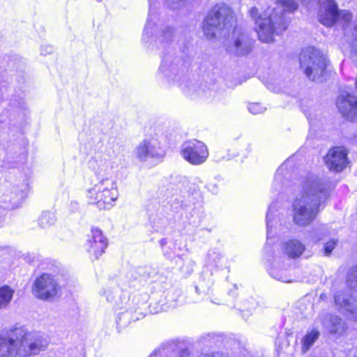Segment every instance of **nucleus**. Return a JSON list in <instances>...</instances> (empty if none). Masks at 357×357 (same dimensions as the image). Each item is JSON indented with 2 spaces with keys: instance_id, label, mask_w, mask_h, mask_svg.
Here are the masks:
<instances>
[{
  "instance_id": "nucleus-1",
  "label": "nucleus",
  "mask_w": 357,
  "mask_h": 357,
  "mask_svg": "<svg viewBox=\"0 0 357 357\" xmlns=\"http://www.w3.org/2000/svg\"><path fill=\"white\" fill-rule=\"evenodd\" d=\"M328 195L324 179L315 175L303 178L292 204L294 222L301 227L310 225L325 206Z\"/></svg>"
},
{
  "instance_id": "nucleus-2",
  "label": "nucleus",
  "mask_w": 357,
  "mask_h": 357,
  "mask_svg": "<svg viewBox=\"0 0 357 357\" xmlns=\"http://www.w3.org/2000/svg\"><path fill=\"white\" fill-rule=\"evenodd\" d=\"M296 0H276V7L268 8L259 14L255 7L250 10V15L255 23V30L259 40L269 43L274 40V36L287 29L286 13H291L298 9Z\"/></svg>"
},
{
  "instance_id": "nucleus-3",
  "label": "nucleus",
  "mask_w": 357,
  "mask_h": 357,
  "mask_svg": "<svg viewBox=\"0 0 357 357\" xmlns=\"http://www.w3.org/2000/svg\"><path fill=\"white\" fill-rule=\"evenodd\" d=\"M47 340L39 333L22 327L10 328L0 333V357H29L45 350Z\"/></svg>"
},
{
  "instance_id": "nucleus-4",
  "label": "nucleus",
  "mask_w": 357,
  "mask_h": 357,
  "mask_svg": "<svg viewBox=\"0 0 357 357\" xmlns=\"http://www.w3.org/2000/svg\"><path fill=\"white\" fill-rule=\"evenodd\" d=\"M233 11L225 4L216 5L203 22V31L208 38L227 34L235 24Z\"/></svg>"
},
{
  "instance_id": "nucleus-5",
  "label": "nucleus",
  "mask_w": 357,
  "mask_h": 357,
  "mask_svg": "<svg viewBox=\"0 0 357 357\" xmlns=\"http://www.w3.org/2000/svg\"><path fill=\"white\" fill-rule=\"evenodd\" d=\"M300 66L310 79L322 82L327 74L328 61L319 50L308 47L300 54Z\"/></svg>"
},
{
  "instance_id": "nucleus-6",
  "label": "nucleus",
  "mask_w": 357,
  "mask_h": 357,
  "mask_svg": "<svg viewBox=\"0 0 357 357\" xmlns=\"http://www.w3.org/2000/svg\"><path fill=\"white\" fill-rule=\"evenodd\" d=\"M87 197L100 209H110L119 197L116 182L112 178H102L88 190Z\"/></svg>"
},
{
  "instance_id": "nucleus-7",
  "label": "nucleus",
  "mask_w": 357,
  "mask_h": 357,
  "mask_svg": "<svg viewBox=\"0 0 357 357\" xmlns=\"http://www.w3.org/2000/svg\"><path fill=\"white\" fill-rule=\"evenodd\" d=\"M189 63L174 54L166 55L159 68L160 73L170 83L181 86L188 78Z\"/></svg>"
},
{
  "instance_id": "nucleus-8",
  "label": "nucleus",
  "mask_w": 357,
  "mask_h": 357,
  "mask_svg": "<svg viewBox=\"0 0 357 357\" xmlns=\"http://www.w3.org/2000/svg\"><path fill=\"white\" fill-rule=\"evenodd\" d=\"M181 155L192 165H201L204 163L209 155L207 146L197 139L184 142L180 150Z\"/></svg>"
},
{
  "instance_id": "nucleus-9",
  "label": "nucleus",
  "mask_w": 357,
  "mask_h": 357,
  "mask_svg": "<svg viewBox=\"0 0 357 357\" xmlns=\"http://www.w3.org/2000/svg\"><path fill=\"white\" fill-rule=\"evenodd\" d=\"M135 155L140 161H146L151 158H161L165 155V150L161 146L158 134L153 136L151 133L137 145L135 150Z\"/></svg>"
},
{
  "instance_id": "nucleus-10",
  "label": "nucleus",
  "mask_w": 357,
  "mask_h": 357,
  "mask_svg": "<svg viewBox=\"0 0 357 357\" xmlns=\"http://www.w3.org/2000/svg\"><path fill=\"white\" fill-rule=\"evenodd\" d=\"M60 291V287L54 277L43 273L38 277L33 285L34 296L43 301L52 300Z\"/></svg>"
},
{
  "instance_id": "nucleus-11",
  "label": "nucleus",
  "mask_w": 357,
  "mask_h": 357,
  "mask_svg": "<svg viewBox=\"0 0 357 357\" xmlns=\"http://www.w3.org/2000/svg\"><path fill=\"white\" fill-rule=\"evenodd\" d=\"M149 16L147 19V23L145 26L142 39L144 40H148L149 38L155 37L156 39H158L160 42H169L172 40L174 37V31L172 28L165 27L160 32L157 33V26L154 20L155 17L153 19V16L154 15L155 10H154V0H149Z\"/></svg>"
},
{
  "instance_id": "nucleus-12",
  "label": "nucleus",
  "mask_w": 357,
  "mask_h": 357,
  "mask_svg": "<svg viewBox=\"0 0 357 357\" xmlns=\"http://www.w3.org/2000/svg\"><path fill=\"white\" fill-rule=\"evenodd\" d=\"M106 296V299L109 303L114 302V307L117 309H125V311L119 313L118 319L116 321L117 324L120 327H125L130 324L132 317L131 313L133 311L132 303L126 295L120 296L116 301L114 300V292L113 290L108 289L103 292Z\"/></svg>"
},
{
  "instance_id": "nucleus-13",
  "label": "nucleus",
  "mask_w": 357,
  "mask_h": 357,
  "mask_svg": "<svg viewBox=\"0 0 357 357\" xmlns=\"http://www.w3.org/2000/svg\"><path fill=\"white\" fill-rule=\"evenodd\" d=\"M339 11L338 6L334 0L324 1L319 6V21L326 26H333L337 22Z\"/></svg>"
},
{
  "instance_id": "nucleus-14",
  "label": "nucleus",
  "mask_w": 357,
  "mask_h": 357,
  "mask_svg": "<svg viewBox=\"0 0 357 357\" xmlns=\"http://www.w3.org/2000/svg\"><path fill=\"white\" fill-rule=\"evenodd\" d=\"M253 40L248 34L235 31L227 51L238 56H245L251 52Z\"/></svg>"
},
{
  "instance_id": "nucleus-15",
  "label": "nucleus",
  "mask_w": 357,
  "mask_h": 357,
  "mask_svg": "<svg viewBox=\"0 0 357 357\" xmlns=\"http://www.w3.org/2000/svg\"><path fill=\"white\" fill-rule=\"evenodd\" d=\"M324 160L330 170L339 172L347 167V153L343 147H334L328 151Z\"/></svg>"
},
{
  "instance_id": "nucleus-16",
  "label": "nucleus",
  "mask_w": 357,
  "mask_h": 357,
  "mask_svg": "<svg viewBox=\"0 0 357 357\" xmlns=\"http://www.w3.org/2000/svg\"><path fill=\"white\" fill-rule=\"evenodd\" d=\"M337 107L346 119L355 121L357 120V97L350 93L340 95L336 101Z\"/></svg>"
},
{
  "instance_id": "nucleus-17",
  "label": "nucleus",
  "mask_w": 357,
  "mask_h": 357,
  "mask_svg": "<svg viewBox=\"0 0 357 357\" xmlns=\"http://www.w3.org/2000/svg\"><path fill=\"white\" fill-rule=\"evenodd\" d=\"M107 246V241L102 231L97 228L92 229L91 238L86 245L87 251L93 254L96 259H98L105 252Z\"/></svg>"
},
{
  "instance_id": "nucleus-18",
  "label": "nucleus",
  "mask_w": 357,
  "mask_h": 357,
  "mask_svg": "<svg viewBox=\"0 0 357 357\" xmlns=\"http://www.w3.org/2000/svg\"><path fill=\"white\" fill-rule=\"evenodd\" d=\"M334 299L337 305L346 310L347 315L349 319L357 321V301L342 291L337 292L335 295Z\"/></svg>"
},
{
  "instance_id": "nucleus-19",
  "label": "nucleus",
  "mask_w": 357,
  "mask_h": 357,
  "mask_svg": "<svg viewBox=\"0 0 357 357\" xmlns=\"http://www.w3.org/2000/svg\"><path fill=\"white\" fill-rule=\"evenodd\" d=\"M352 19L353 15L350 11L347 10L339 11L337 22L342 25L346 36L351 37L356 36L352 43L353 46L357 49V26Z\"/></svg>"
},
{
  "instance_id": "nucleus-20",
  "label": "nucleus",
  "mask_w": 357,
  "mask_h": 357,
  "mask_svg": "<svg viewBox=\"0 0 357 357\" xmlns=\"http://www.w3.org/2000/svg\"><path fill=\"white\" fill-rule=\"evenodd\" d=\"M89 167L98 178H102L111 172L112 166L109 160L97 155L89 161Z\"/></svg>"
},
{
  "instance_id": "nucleus-21",
  "label": "nucleus",
  "mask_w": 357,
  "mask_h": 357,
  "mask_svg": "<svg viewBox=\"0 0 357 357\" xmlns=\"http://www.w3.org/2000/svg\"><path fill=\"white\" fill-rule=\"evenodd\" d=\"M324 327L331 334L342 335L347 330L346 323L336 315L329 314L323 321Z\"/></svg>"
},
{
  "instance_id": "nucleus-22",
  "label": "nucleus",
  "mask_w": 357,
  "mask_h": 357,
  "mask_svg": "<svg viewBox=\"0 0 357 357\" xmlns=\"http://www.w3.org/2000/svg\"><path fill=\"white\" fill-rule=\"evenodd\" d=\"M305 247L300 241L294 239L285 242L282 245L283 252L289 258L299 257L304 252Z\"/></svg>"
},
{
  "instance_id": "nucleus-23",
  "label": "nucleus",
  "mask_w": 357,
  "mask_h": 357,
  "mask_svg": "<svg viewBox=\"0 0 357 357\" xmlns=\"http://www.w3.org/2000/svg\"><path fill=\"white\" fill-rule=\"evenodd\" d=\"M226 266V259L219 252L210 250L206 260V267L209 271H216Z\"/></svg>"
},
{
  "instance_id": "nucleus-24",
  "label": "nucleus",
  "mask_w": 357,
  "mask_h": 357,
  "mask_svg": "<svg viewBox=\"0 0 357 357\" xmlns=\"http://www.w3.org/2000/svg\"><path fill=\"white\" fill-rule=\"evenodd\" d=\"M331 234V231L326 225H321L319 227L314 228L309 234V239L314 242L318 243L324 240L326 237Z\"/></svg>"
},
{
  "instance_id": "nucleus-25",
  "label": "nucleus",
  "mask_w": 357,
  "mask_h": 357,
  "mask_svg": "<svg viewBox=\"0 0 357 357\" xmlns=\"http://www.w3.org/2000/svg\"><path fill=\"white\" fill-rule=\"evenodd\" d=\"M319 332L317 329H312L307 333L302 340L301 351L303 354L307 352L310 347L317 340L319 337Z\"/></svg>"
},
{
  "instance_id": "nucleus-26",
  "label": "nucleus",
  "mask_w": 357,
  "mask_h": 357,
  "mask_svg": "<svg viewBox=\"0 0 357 357\" xmlns=\"http://www.w3.org/2000/svg\"><path fill=\"white\" fill-rule=\"evenodd\" d=\"M277 203L272 202L270 205L266 213V227H267V239H270L272 236V228L273 227V222L275 220V212L278 211L276 208Z\"/></svg>"
},
{
  "instance_id": "nucleus-27",
  "label": "nucleus",
  "mask_w": 357,
  "mask_h": 357,
  "mask_svg": "<svg viewBox=\"0 0 357 357\" xmlns=\"http://www.w3.org/2000/svg\"><path fill=\"white\" fill-rule=\"evenodd\" d=\"M13 290L8 286L0 287V310L7 307L13 296Z\"/></svg>"
},
{
  "instance_id": "nucleus-28",
  "label": "nucleus",
  "mask_w": 357,
  "mask_h": 357,
  "mask_svg": "<svg viewBox=\"0 0 357 357\" xmlns=\"http://www.w3.org/2000/svg\"><path fill=\"white\" fill-rule=\"evenodd\" d=\"M13 290L8 286L0 287V310L7 307L13 296Z\"/></svg>"
},
{
  "instance_id": "nucleus-29",
  "label": "nucleus",
  "mask_w": 357,
  "mask_h": 357,
  "mask_svg": "<svg viewBox=\"0 0 357 357\" xmlns=\"http://www.w3.org/2000/svg\"><path fill=\"white\" fill-rule=\"evenodd\" d=\"M284 171V167L281 166L277 169L275 172L274 180L272 184V189L275 192H280L282 189Z\"/></svg>"
},
{
  "instance_id": "nucleus-30",
  "label": "nucleus",
  "mask_w": 357,
  "mask_h": 357,
  "mask_svg": "<svg viewBox=\"0 0 357 357\" xmlns=\"http://www.w3.org/2000/svg\"><path fill=\"white\" fill-rule=\"evenodd\" d=\"M56 221L55 215L49 212H43L38 219V224L43 228H47L53 225Z\"/></svg>"
},
{
  "instance_id": "nucleus-31",
  "label": "nucleus",
  "mask_w": 357,
  "mask_h": 357,
  "mask_svg": "<svg viewBox=\"0 0 357 357\" xmlns=\"http://www.w3.org/2000/svg\"><path fill=\"white\" fill-rule=\"evenodd\" d=\"M347 284L351 289L357 291V266L349 270L347 276Z\"/></svg>"
},
{
  "instance_id": "nucleus-32",
  "label": "nucleus",
  "mask_w": 357,
  "mask_h": 357,
  "mask_svg": "<svg viewBox=\"0 0 357 357\" xmlns=\"http://www.w3.org/2000/svg\"><path fill=\"white\" fill-rule=\"evenodd\" d=\"M337 243L338 239L335 238H332L328 242H326L324 245V255L329 256L337 246Z\"/></svg>"
},
{
  "instance_id": "nucleus-33",
  "label": "nucleus",
  "mask_w": 357,
  "mask_h": 357,
  "mask_svg": "<svg viewBox=\"0 0 357 357\" xmlns=\"http://www.w3.org/2000/svg\"><path fill=\"white\" fill-rule=\"evenodd\" d=\"M248 109L249 112L253 114H261L266 110V108L259 103H250Z\"/></svg>"
},
{
  "instance_id": "nucleus-34",
  "label": "nucleus",
  "mask_w": 357,
  "mask_h": 357,
  "mask_svg": "<svg viewBox=\"0 0 357 357\" xmlns=\"http://www.w3.org/2000/svg\"><path fill=\"white\" fill-rule=\"evenodd\" d=\"M167 6L172 9H178L185 5V0H165Z\"/></svg>"
},
{
  "instance_id": "nucleus-35",
  "label": "nucleus",
  "mask_w": 357,
  "mask_h": 357,
  "mask_svg": "<svg viewBox=\"0 0 357 357\" xmlns=\"http://www.w3.org/2000/svg\"><path fill=\"white\" fill-rule=\"evenodd\" d=\"M270 274L273 278L277 279L278 280H280V281H282L284 282H291V280H289L286 275H284L282 273H278L277 271L275 269H272L270 271Z\"/></svg>"
},
{
  "instance_id": "nucleus-36",
  "label": "nucleus",
  "mask_w": 357,
  "mask_h": 357,
  "mask_svg": "<svg viewBox=\"0 0 357 357\" xmlns=\"http://www.w3.org/2000/svg\"><path fill=\"white\" fill-rule=\"evenodd\" d=\"M199 357H228V355L222 352H214L212 354H202Z\"/></svg>"
},
{
  "instance_id": "nucleus-37",
  "label": "nucleus",
  "mask_w": 357,
  "mask_h": 357,
  "mask_svg": "<svg viewBox=\"0 0 357 357\" xmlns=\"http://www.w3.org/2000/svg\"><path fill=\"white\" fill-rule=\"evenodd\" d=\"M54 50V47L52 45H44L41 47V54L47 55L51 54Z\"/></svg>"
},
{
  "instance_id": "nucleus-38",
  "label": "nucleus",
  "mask_w": 357,
  "mask_h": 357,
  "mask_svg": "<svg viewBox=\"0 0 357 357\" xmlns=\"http://www.w3.org/2000/svg\"><path fill=\"white\" fill-rule=\"evenodd\" d=\"M176 347L177 346L174 343L167 344L165 347L162 348V353L166 354V352L169 350L174 351Z\"/></svg>"
},
{
  "instance_id": "nucleus-39",
  "label": "nucleus",
  "mask_w": 357,
  "mask_h": 357,
  "mask_svg": "<svg viewBox=\"0 0 357 357\" xmlns=\"http://www.w3.org/2000/svg\"><path fill=\"white\" fill-rule=\"evenodd\" d=\"M211 185H208V189L214 192L215 191L216 188H217L216 185H213V188H211Z\"/></svg>"
},
{
  "instance_id": "nucleus-40",
  "label": "nucleus",
  "mask_w": 357,
  "mask_h": 357,
  "mask_svg": "<svg viewBox=\"0 0 357 357\" xmlns=\"http://www.w3.org/2000/svg\"><path fill=\"white\" fill-rule=\"evenodd\" d=\"M195 289H196V291H197L198 294H199V293H200V292H199V287H196Z\"/></svg>"
},
{
  "instance_id": "nucleus-41",
  "label": "nucleus",
  "mask_w": 357,
  "mask_h": 357,
  "mask_svg": "<svg viewBox=\"0 0 357 357\" xmlns=\"http://www.w3.org/2000/svg\"><path fill=\"white\" fill-rule=\"evenodd\" d=\"M355 85H356V89H357V76H356V83H355Z\"/></svg>"
},
{
  "instance_id": "nucleus-42",
  "label": "nucleus",
  "mask_w": 357,
  "mask_h": 357,
  "mask_svg": "<svg viewBox=\"0 0 357 357\" xmlns=\"http://www.w3.org/2000/svg\"><path fill=\"white\" fill-rule=\"evenodd\" d=\"M160 242H161V245L165 244V240H164V239L161 240V241H160Z\"/></svg>"
},
{
  "instance_id": "nucleus-43",
  "label": "nucleus",
  "mask_w": 357,
  "mask_h": 357,
  "mask_svg": "<svg viewBox=\"0 0 357 357\" xmlns=\"http://www.w3.org/2000/svg\"><path fill=\"white\" fill-rule=\"evenodd\" d=\"M149 357H156V354H151Z\"/></svg>"
},
{
  "instance_id": "nucleus-44",
  "label": "nucleus",
  "mask_w": 357,
  "mask_h": 357,
  "mask_svg": "<svg viewBox=\"0 0 357 357\" xmlns=\"http://www.w3.org/2000/svg\"><path fill=\"white\" fill-rule=\"evenodd\" d=\"M165 255H168V257H170V255H169V253L167 252H165Z\"/></svg>"
},
{
  "instance_id": "nucleus-45",
  "label": "nucleus",
  "mask_w": 357,
  "mask_h": 357,
  "mask_svg": "<svg viewBox=\"0 0 357 357\" xmlns=\"http://www.w3.org/2000/svg\"><path fill=\"white\" fill-rule=\"evenodd\" d=\"M251 309H252V308H250V307H248V309H247V310H248V311H250V310H251Z\"/></svg>"
},
{
  "instance_id": "nucleus-46",
  "label": "nucleus",
  "mask_w": 357,
  "mask_h": 357,
  "mask_svg": "<svg viewBox=\"0 0 357 357\" xmlns=\"http://www.w3.org/2000/svg\"><path fill=\"white\" fill-rule=\"evenodd\" d=\"M97 1L100 2V1H102V0H97Z\"/></svg>"
},
{
  "instance_id": "nucleus-47",
  "label": "nucleus",
  "mask_w": 357,
  "mask_h": 357,
  "mask_svg": "<svg viewBox=\"0 0 357 357\" xmlns=\"http://www.w3.org/2000/svg\"><path fill=\"white\" fill-rule=\"evenodd\" d=\"M355 121H357V120H356Z\"/></svg>"
}]
</instances>
